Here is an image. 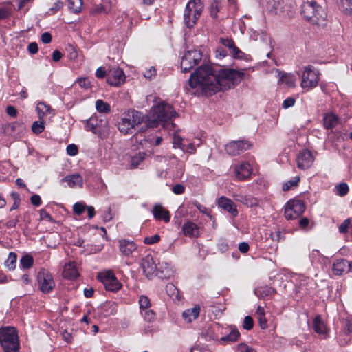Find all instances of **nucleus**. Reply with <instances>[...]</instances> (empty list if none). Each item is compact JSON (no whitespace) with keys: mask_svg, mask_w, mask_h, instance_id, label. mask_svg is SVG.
Returning <instances> with one entry per match:
<instances>
[{"mask_svg":"<svg viewBox=\"0 0 352 352\" xmlns=\"http://www.w3.org/2000/svg\"><path fill=\"white\" fill-rule=\"evenodd\" d=\"M244 72L234 69L214 70L209 64L201 65L191 74L186 89L190 94L212 96L238 85L243 78Z\"/></svg>","mask_w":352,"mask_h":352,"instance_id":"f257e3e1","label":"nucleus"},{"mask_svg":"<svg viewBox=\"0 0 352 352\" xmlns=\"http://www.w3.org/2000/svg\"><path fill=\"white\" fill-rule=\"evenodd\" d=\"M144 121L142 113L130 109L121 115L117 126L118 131L123 135H131Z\"/></svg>","mask_w":352,"mask_h":352,"instance_id":"f03ea898","label":"nucleus"},{"mask_svg":"<svg viewBox=\"0 0 352 352\" xmlns=\"http://www.w3.org/2000/svg\"><path fill=\"white\" fill-rule=\"evenodd\" d=\"M177 113L173 107L164 102L154 106L149 113L146 120L148 127H156L160 122H166L174 118Z\"/></svg>","mask_w":352,"mask_h":352,"instance_id":"7ed1b4c3","label":"nucleus"},{"mask_svg":"<svg viewBox=\"0 0 352 352\" xmlns=\"http://www.w3.org/2000/svg\"><path fill=\"white\" fill-rule=\"evenodd\" d=\"M301 15L309 23L318 25H324L327 20V12L320 6L315 1H307L302 5Z\"/></svg>","mask_w":352,"mask_h":352,"instance_id":"20e7f679","label":"nucleus"},{"mask_svg":"<svg viewBox=\"0 0 352 352\" xmlns=\"http://www.w3.org/2000/svg\"><path fill=\"white\" fill-rule=\"evenodd\" d=\"M0 344L5 352H19V340L15 328H0Z\"/></svg>","mask_w":352,"mask_h":352,"instance_id":"39448f33","label":"nucleus"},{"mask_svg":"<svg viewBox=\"0 0 352 352\" xmlns=\"http://www.w3.org/2000/svg\"><path fill=\"white\" fill-rule=\"evenodd\" d=\"M204 6L201 0H190L186 5L184 12V21L185 25L192 28L200 17Z\"/></svg>","mask_w":352,"mask_h":352,"instance_id":"423d86ee","label":"nucleus"},{"mask_svg":"<svg viewBox=\"0 0 352 352\" xmlns=\"http://www.w3.org/2000/svg\"><path fill=\"white\" fill-rule=\"evenodd\" d=\"M320 76V73L314 66L309 65L304 67L301 75L300 87L306 91L311 90L318 86Z\"/></svg>","mask_w":352,"mask_h":352,"instance_id":"0eeeda50","label":"nucleus"},{"mask_svg":"<svg viewBox=\"0 0 352 352\" xmlns=\"http://www.w3.org/2000/svg\"><path fill=\"white\" fill-rule=\"evenodd\" d=\"M85 129L102 138L108 132V121L106 118L98 119L96 116H92L85 121Z\"/></svg>","mask_w":352,"mask_h":352,"instance_id":"6e6552de","label":"nucleus"},{"mask_svg":"<svg viewBox=\"0 0 352 352\" xmlns=\"http://www.w3.org/2000/svg\"><path fill=\"white\" fill-rule=\"evenodd\" d=\"M97 277L107 290L118 292L122 287V283L111 270L102 271L98 273Z\"/></svg>","mask_w":352,"mask_h":352,"instance_id":"1a4fd4ad","label":"nucleus"},{"mask_svg":"<svg viewBox=\"0 0 352 352\" xmlns=\"http://www.w3.org/2000/svg\"><path fill=\"white\" fill-rule=\"evenodd\" d=\"M202 58V54L197 50H188L182 56L181 69L183 72H188L193 68Z\"/></svg>","mask_w":352,"mask_h":352,"instance_id":"9d476101","label":"nucleus"},{"mask_svg":"<svg viewBox=\"0 0 352 352\" xmlns=\"http://www.w3.org/2000/svg\"><path fill=\"white\" fill-rule=\"evenodd\" d=\"M305 210L303 201L298 199L290 200L285 207V217L288 220L296 219L301 216Z\"/></svg>","mask_w":352,"mask_h":352,"instance_id":"9b49d317","label":"nucleus"},{"mask_svg":"<svg viewBox=\"0 0 352 352\" xmlns=\"http://www.w3.org/2000/svg\"><path fill=\"white\" fill-rule=\"evenodd\" d=\"M251 147L252 144L250 142L238 140L232 141L227 144L225 146V150L229 155L235 156L249 150Z\"/></svg>","mask_w":352,"mask_h":352,"instance_id":"f8f14e48","label":"nucleus"},{"mask_svg":"<svg viewBox=\"0 0 352 352\" xmlns=\"http://www.w3.org/2000/svg\"><path fill=\"white\" fill-rule=\"evenodd\" d=\"M40 289L43 293H49L55 286L52 274L46 270H42L37 276Z\"/></svg>","mask_w":352,"mask_h":352,"instance_id":"ddd939ff","label":"nucleus"},{"mask_svg":"<svg viewBox=\"0 0 352 352\" xmlns=\"http://www.w3.org/2000/svg\"><path fill=\"white\" fill-rule=\"evenodd\" d=\"M338 341L342 346L346 345L352 341V320H343L341 330L338 336Z\"/></svg>","mask_w":352,"mask_h":352,"instance_id":"4468645a","label":"nucleus"},{"mask_svg":"<svg viewBox=\"0 0 352 352\" xmlns=\"http://www.w3.org/2000/svg\"><path fill=\"white\" fill-rule=\"evenodd\" d=\"M234 175L237 180H245L250 176L252 168L246 162H238L232 166Z\"/></svg>","mask_w":352,"mask_h":352,"instance_id":"2eb2a0df","label":"nucleus"},{"mask_svg":"<svg viewBox=\"0 0 352 352\" xmlns=\"http://www.w3.org/2000/svg\"><path fill=\"white\" fill-rule=\"evenodd\" d=\"M125 78L124 72L119 67H112L107 74V81L111 85L119 86L124 82Z\"/></svg>","mask_w":352,"mask_h":352,"instance_id":"dca6fc26","label":"nucleus"},{"mask_svg":"<svg viewBox=\"0 0 352 352\" xmlns=\"http://www.w3.org/2000/svg\"><path fill=\"white\" fill-rule=\"evenodd\" d=\"M174 273L175 269L170 262L166 260L158 261L155 275L161 278H169Z\"/></svg>","mask_w":352,"mask_h":352,"instance_id":"f3484780","label":"nucleus"},{"mask_svg":"<svg viewBox=\"0 0 352 352\" xmlns=\"http://www.w3.org/2000/svg\"><path fill=\"white\" fill-rule=\"evenodd\" d=\"M221 44L228 47L230 50V53L232 55V56L235 58L248 60L249 56L246 55L244 52H243L241 50H239L235 45L234 41L231 38H221Z\"/></svg>","mask_w":352,"mask_h":352,"instance_id":"a211bd4d","label":"nucleus"},{"mask_svg":"<svg viewBox=\"0 0 352 352\" xmlns=\"http://www.w3.org/2000/svg\"><path fill=\"white\" fill-rule=\"evenodd\" d=\"M221 44L228 47L230 50V53L232 55V56L235 58L248 60L249 56L246 55L244 52H243L241 50H239L235 45L234 41L231 38H221Z\"/></svg>","mask_w":352,"mask_h":352,"instance_id":"6ab92c4d","label":"nucleus"},{"mask_svg":"<svg viewBox=\"0 0 352 352\" xmlns=\"http://www.w3.org/2000/svg\"><path fill=\"white\" fill-rule=\"evenodd\" d=\"M314 161L313 155L310 151L303 150L297 156V166L300 169L306 170L310 168Z\"/></svg>","mask_w":352,"mask_h":352,"instance_id":"aec40b11","label":"nucleus"},{"mask_svg":"<svg viewBox=\"0 0 352 352\" xmlns=\"http://www.w3.org/2000/svg\"><path fill=\"white\" fill-rule=\"evenodd\" d=\"M141 265L144 273L147 277L151 278L155 275L157 264H156L155 261L151 255L148 254L144 257L142 260Z\"/></svg>","mask_w":352,"mask_h":352,"instance_id":"412c9836","label":"nucleus"},{"mask_svg":"<svg viewBox=\"0 0 352 352\" xmlns=\"http://www.w3.org/2000/svg\"><path fill=\"white\" fill-rule=\"evenodd\" d=\"M225 329L218 324L210 326L208 329L202 333V336L206 340H214L218 344L219 342L220 336L223 334Z\"/></svg>","mask_w":352,"mask_h":352,"instance_id":"4be33fe9","label":"nucleus"},{"mask_svg":"<svg viewBox=\"0 0 352 352\" xmlns=\"http://www.w3.org/2000/svg\"><path fill=\"white\" fill-rule=\"evenodd\" d=\"M265 10L270 15L283 12L285 11L284 0H265Z\"/></svg>","mask_w":352,"mask_h":352,"instance_id":"5701e85b","label":"nucleus"},{"mask_svg":"<svg viewBox=\"0 0 352 352\" xmlns=\"http://www.w3.org/2000/svg\"><path fill=\"white\" fill-rule=\"evenodd\" d=\"M217 204L220 208L228 212L232 217H234L237 215L236 206L231 199L222 196L217 200Z\"/></svg>","mask_w":352,"mask_h":352,"instance_id":"b1692460","label":"nucleus"},{"mask_svg":"<svg viewBox=\"0 0 352 352\" xmlns=\"http://www.w3.org/2000/svg\"><path fill=\"white\" fill-rule=\"evenodd\" d=\"M119 250L123 256H129L137 250V245L132 241L122 239L119 241Z\"/></svg>","mask_w":352,"mask_h":352,"instance_id":"393cba45","label":"nucleus"},{"mask_svg":"<svg viewBox=\"0 0 352 352\" xmlns=\"http://www.w3.org/2000/svg\"><path fill=\"white\" fill-rule=\"evenodd\" d=\"M266 56L268 60H265V72H272L274 73L276 76H279L280 72L276 68L278 65L276 55L272 50L267 52Z\"/></svg>","mask_w":352,"mask_h":352,"instance_id":"a878e982","label":"nucleus"},{"mask_svg":"<svg viewBox=\"0 0 352 352\" xmlns=\"http://www.w3.org/2000/svg\"><path fill=\"white\" fill-rule=\"evenodd\" d=\"M152 213L154 218L157 220H163L166 223L170 221V215L169 212L160 204H156L153 206Z\"/></svg>","mask_w":352,"mask_h":352,"instance_id":"bb28decb","label":"nucleus"},{"mask_svg":"<svg viewBox=\"0 0 352 352\" xmlns=\"http://www.w3.org/2000/svg\"><path fill=\"white\" fill-rule=\"evenodd\" d=\"M225 333L226 332H223V334L220 336L219 344H224L236 342L240 336V333L234 327H230V333L228 335H224Z\"/></svg>","mask_w":352,"mask_h":352,"instance_id":"cd10ccee","label":"nucleus"},{"mask_svg":"<svg viewBox=\"0 0 352 352\" xmlns=\"http://www.w3.org/2000/svg\"><path fill=\"white\" fill-rule=\"evenodd\" d=\"M278 82L285 85L287 87L293 88L296 85L298 77L292 73H286L280 74L279 72Z\"/></svg>","mask_w":352,"mask_h":352,"instance_id":"c85d7f7f","label":"nucleus"},{"mask_svg":"<svg viewBox=\"0 0 352 352\" xmlns=\"http://www.w3.org/2000/svg\"><path fill=\"white\" fill-rule=\"evenodd\" d=\"M182 231L186 236L195 238L199 235V228L193 222L188 221L182 227Z\"/></svg>","mask_w":352,"mask_h":352,"instance_id":"c756f323","label":"nucleus"},{"mask_svg":"<svg viewBox=\"0 0 352 352\" xmlns=\"http://www.w3.org/2000/svg\"><path fill=\"white\" fill-rule=\"evenodd\" d=\"M351 267L350 263L345 259H337L332 266V271L335 275L340 276Z\"/></svg>","mask_w":352,"mask_h":352,"instance_id":"7c9ffc66","label":"nucleus"},{"mask_svg":"<svg viewBox=\"0 0 352 352\" xmlns=\"http://www.w3.org/2000/svg\"><path fill=\"white\" fill-rule=\"evenodd\" d=\"M63 275L68 279H75L79 276L75 262H69L65 265Z\"/></svg>","mask_w":352,"mask_h":352,"instance_id":"2f4dec72","label":"nucleus"},{"mask_svg":"<svg viewBox=\"0 0 352 352\" xmlns=\"http://www.w3.org/2000/svg\"><path fill=\"white\" fill-rule=\"evenodd\" d=\"M199 313L200 307L196 305L192 308L186 309L182 313V317L186 322L190 323L198 318Z\"/></svg>","mask_w":352,"mask_h":352,"instance_id":"473e14b6","label":"nucleus"},{"mask_svg":"<svg viewBox=\"0 0 352 352\" xmlns=\"http://www.w3.org/2000/svg\"><path fill=\"white\" fill-rule=\"evenodd\" d=\"M313 329L316 333L327 337L328 331L324 322L320 316H316L313 320Z\"/></svg>","mask_w":352,"mask_h":352,"instance_id":"72a5a7b5","label":"nucleus"},{"mask_svg":"<svg viewBox=\"0 0 352 352\" xmlns=\"http://www.w3.org/2000/svg\"><path fill=\"white\" fill-rule=\"evenodd\" d=\"M62 182H67L70 188L80 187L83 184V179L79 174L68 175L62 179Z\"/></svg>","mask_w":352,"mask_h":352,"instance_id":"f704fd0d","label":"nucleus"},{"mask_svg":"<svg viewBox=\"0 0 352 352\" xmlns=\"http://www.w3.org/2000/svg\"><path fill=\"white\" fill-rule=\"evenodd\" d=\"M324 126L327 129L335 128L339 123V119L337 116L333 113H325L323 118Z\"/></svg>","mask_w":352,"mask_h":352,"instance_id":"c9c22d12","label":"nucleus"},{"mask_svg":"<svg viewBox=\"0 0 352 352\" xmlns=\"http://www.w3.org/2000/svg\"><path fill=\"white\" fill-rule=\"evenodd\" d=\"M36 111L39 120H44L45 117L48 114H51L52 110L51 107L47 105L45 103L40 102L37 104Z\"/></svg>","mask_w":352,"mask_h":352,"instance_id":"e433bc0d","label":"nucleus"},{"mask_svg":"<svg viewBox=\"0 0 352 352\" xmlns=\"http://www.w3.org/2000/svg\"><path fill=\"white\" fill-rule=\"evenodd\" d=\"M233 197L235 201H239L248 206H253L257 204V200L256 199L244 196L241 194H234Z\"/></svg>","mask_w":352,"mask_h":352,"instance_id":"4c0bfd02","label":"nucleus"},{"mask_svg":"<svg viewBox=\"0 0 352 352\" xmlns=\"http://www.w3.org/2000/svg\"><path fill=\"white\" fill-rule=\"evenodd\" d=\"M338 8L346 15L352 14V0H339Z\"/></svg>","mask_w":352,"mask_h":352,"instance_id":"58836bf2","label":"nucleus"},{"mask_svg":"<svg viewBox=\"0 0 352 352\" xmlns=\"http://www.w3.org/2000/svg\"><path fill=\"white\" fill-rule=\"evenodd\" d=\"M82 6V0H68V8L75 14H78L81 12Z\"/></svg>","mask_w":352,"mask_h":352,"instance_id":"ea45409f","label":"nucleus"},{"mask_svg":"<svg viewBox=\"0 0 352 352\" xmlns=\"http://www.w3.org/2000/svg\"><path fill=\"white\" fill-rule=\"evenodd\" d=\"M96 110L100 113H107L111 111L110 105L107 102H104L102 100H96Z\"/></svg>","mask_w":352,"mask_h":352,"instance_id":"a19ab883","label":"nucleus"},{"mask_svg":"<svg viewBox=\"0 0 352 352\" xmlns=\"http://www.w3.org/2000/svg\"><path fill=\"white\" fill-rule=\"evenodd\" d=\"M16 263V255L14 252H10L8 258L5 261V266L9 270H12L15 268Z\"/></svg>","mask_w":352,"mask_h":352,"instance_id":"79ce46f5","label":"nucleus"},{"mask_svg":"<svg viewBox=\"0 0 352 352\" xmlns=\"http://www.w3.org/2000/svg\"><path fill=\"white\" fill-rule=\"evenodd\" d=\"M173 144L175 148L177 147L182 151H188V148H186V144L184 142L183 139L177 135H174Z\"/></svg>","mask_w":352,"mask_h":352,"instance_id":"37998d69","label":"nucleus"},{"mask_svg":"<svg viewBox=\"0 0 352 352\" xmlns=\"http://www.w3.org/2000/svg\"><path fill=\"white\" fill-rule=\"evenodd\" d=\"M33 258L31 256L26 255L20 260V265L23 269H29L33 265Z\"/></svg>","mask_w":352,"mask_h":352,"instance_id":"c03bdc74","label":"nucleus"},{"mask_svg":"<svg viewBox=\"0 0 352 352\" xmlns=\"http://www.w3.org/2000/svg\"><path fill=\"white\" fill-rule=\"evenodd\" d=\"M300 180V178L299 176L295 177L294 178L285 182L283 185V190L284 191H287V190H290L291 188L297 186Z\"/></svg>","mask_w":352,"mask_h":352,"instance_id":"a18cd8bd","label":"nucleus"},{"mask_svg":"<svg viewBox=\"0 0 352 352\" xmlns=\"http://www.w3.org/2000/svg\"><path fill=\"white\" fill-rule=\"evenodd\" d=\"M44 120H39L38 121H35L33 122L32 125V130L33 133L36 134L41 133L44 131Z\"/></svg>","mask_w":352,"mask_h":352,"instance_id":"49530a36","label":"nucleus"},{"mask_svg":"<svg viewBox=\"0 0 352 352\" xmlns=\"http://www.w3.org/2000/svg\"><path fill=\"white\" fill-rule=\"evenodd\" d=\"M141 314L144 319L148 322H153L156 318L155 312L150 309H144L141 311Z\"/></svg>","mask_w":352,"mask_h":352,"instance_id":"de8ad7c7","label":"nucleus"},{"mask_svg":"<svg viewBox=\"0 0 352 352\" xmlns=\"http://www.w3.org/2000/svg\"><path fill=\"white\" fill-rule=\"evenodd\" d=\"M166 290L170 297L179 298V291L173 283H168L166 286Z\"/></svg>","mask_w":352,"mask_h":352,"instance_id":"09e8293b","label":"nucleus"},{"mask_svg":"<svg viewBox=\"0 0 352 352\" xmlns=\"http://www.w3.org/2000/svg\"><path fill=\"white\" fill-rule=\"evenodd\" d=\"M337 194L343 197L345 196L349 192V186L346 183H341L336 186Z\"/></svg>","mask_w":352,"mask_h":352,"instance_id":"8fccbe9b","label":"nucleus"},{"mask_svg":"<svg viewBox=\"0 0 352 352\" xmlns=\"http://www.w3.org/2000/svg\"><path fill=\"white\" fill-rule=\"evenodd\" d=\"M140 308L141 311L144 309H149L151 305L150 300L148 297L145 296H141L139 299Z\"/></svg>","mask_w":352,"mask_h":352,"instance_id":"3c124183","label":"nucleus"},{"mask_svg":"<svg viewBox=\"0 0 352 352\" xmlns=\"http://www.w3.org/2000/svg\"><path fill=\"white\" fill-rule=\"evenodd\" d=\"M87 206L81 202H77L73 206V211L77 215H81L85 210Z\"/></svg>","mask_w":352,"mask_h":352,"instance_id":"603ef678","label":"nucleus"},{"mask_svg":"<svg viewBox=\"0 0 352 352\" xmlns=\"http://www.w3.org/2000/svg\"><path fill=\"white\" fill-rule=\"evenodd\" d=\"M256 317L262 329L264 328V309L261 306H258L256 311Z\"/></svg>","mask_w":352,"mask_h":352,"instance_id":"864d4df0","label":"nucleus"},{"mask_svg":"<svg viewBox=\"0 0 352 352\" xmlns=\"http://www.w3.org/2000/svg\"><path fill=\"white\" fill-rule=\"evenodd\" d=\"M160 240V236L158 234H155L151 236H147L144 239V243L145 244L152 245L159 242Z\"/></svg>","mask_w":352,"mask_h":352,"instance_id":"5fc2aeb1","label":"nucleus"},{"mask_svg":"<svg viewBox=\"0 0 352 352\" xmlns=\"http://www.w3.org/2000/svg\"><path fill=\"white\" fill-rule=\"evenodd\" d=\"M243 327L246 330H250L253 327V319L252 317L247 316L244 318Z\"/></svg>","mask_w":352,"mask_h":352,"instance_id":"6e6d98bb","label":"nucleus"},{"mask_svg":"<svg viewBox=\"0 0 352 352\" xmlns=\"http://www.w3.org/2000/svg\"><path fill=\"white\" fill-rule=\"evenodd\" d=\"M78 85L84 89H88L90 87V82L87 78H80L76 81Z\"/></svg>","mask_w":352,"mask_h":352,"instance_id":"4d7b16f0","label":"nucleus"},{"mask_svg":"<svg viewBox=\"0 0 352 352\" xmlns=\"http://www.w3.org/2000/svg\"><path fill=\"white\" fill-rule=\"evenodd\" d=\"M144 157L145 154L144 153H140L138 155L133 156L131 159L132 165L134 166H138L144 159Z\"/></svg>","mask_w":352,"mask_h":352,"instance_id":"13d9d810","label":"nucleus"},{"mask_svg":"<svg viewBox=\"0 0 352 352\" xmlns=\"http://www.w3.org/2000/svg\"><path fill=\"white\" fill-rule=\"evenodd\" d=\"M11 13V8L10 7L0 8V20L6 19Z\"/></svg>","mask_w":352,"mask_h":352,"instance_id":"bf43d9fd","label":"nucleus"},{"mask_svg":"<svg viewBox=\"0 0 352 352\" xmlns=\"http://www.w3.org/2000/svg\"><path fill=\"white\" fill-rule=\"evenodd\" d=\"M351 219H347L341 223V225L339 226L340 232L346 233L348 232L349 227L351 224Z\"/></svg>","mask_w":352,"mask_h":352,"instance_id":"052dcab7","label":"nucleus"},{"mask_svg":"<svg viewBox=\"0 0 352 352\" xmlns=\"http://www.w3.org/2000/svg\"><path fill=\"white\" fill-rule=\"evenodd\" d=\"M78 147L75 144H69L67 146V153L70 156H75L78 153Z\"/></svg>","mask_w":352,"mask_h":352,"instance_id":"680f3d73","label":"nucleus"},{"mask_svg":"<svg viewBox=\"0 0 352 352\" xmlns=\"http://www.w3.org/2000/svg\"><path fill=\"white\" fill-rule=\"evenodd\" d=\"M237 350L239 352H257L255 349L250 348L244 343H241L237 346Z\"/></svg>","mask_w":352,"mask_h":352,"instance_id":"e2e57ef3","label":"nucleus"},{"mask_svg":"<svg viewBox=\"0 0 352 352\" xmlns=\"http://www.w3.org/2000/svg\"><path fill=\"white\" fill-rule=\"evenodd\" d=\"M156 75V70L155 67H151L149 69L145 71L144 76L147 79H152Z\"/></svg>","mask_w":352,"mask_h":352,"instance_id":"0e129e2a","label":"nucleus"},{"mask_svg":"<svg viewBox=\"0 0 352 352\" xmlns=\"http://www.w3.org/2000/svg\"><path fill=\"white\" fill-rule=\"evenodd\" d=\"M6 113L9 116L12 118L16 117L18 114L17 109L12 105H8L6 107Z\"/></svg>","mask_w":352,"mask_h":352,"instance_id":"69168bd1","label":"nucleus"},{"mask_svg":"<svg viewBox=\"0 0 352 352\" xmlns=\"http://www.w3.org/2000/svg\"><path fill=\"white\" fill-rule=\"evenodd\" d=\"M295 99L292 97H289L286 98L283 102V107L284 109H287L289 107H293L295 104Z\"/></svg>","mask_w":352,"mask_h":352,"instance_id":"338daca9","label":"nucleus"},{"mask_svg":"<svg viewBox=\"0 0 352 352\" xmlns=\"http://www.w3.org/2000/svg\"><path fill=\"white\" fill-rule=\"evenodd\" d=\"M190 352H210V351L204 346L196 345L192 347Z\"/></svg>","mask_w":352,"mask_h":352,"instance_id":"774afa93","label":"nucleus"}]
</instances>
